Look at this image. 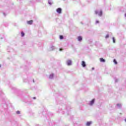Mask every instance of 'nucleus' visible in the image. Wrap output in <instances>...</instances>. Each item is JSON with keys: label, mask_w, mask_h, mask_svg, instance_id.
<instances>
[{"label": "nucleus", "mask_w": 126, "mask_h": 126, "mask_svg": "<svg viewBox=\"0 0 126 126\" xmlns=\"http://www.w3.org/2000/svg\"><path fill=\"white\" fill-rule=\"evenodd\" d=\"M57 12H58V13H59V14L62 13V8H57Z\"/></svg>", "instance_id": "obj_1"}, {"label": "nucleus", "mask_w": 126, "mask_h": 126, "mask_svg": "<svg viewBox=\"0 0 126 126\" xmlns=\"http://www.w3.org/2000/svg\"><path fill=\"white\" fill-rule=\"evenodd\" d=\"M117 106H120V104H117Z\"/></svg>", "instance_id": "obj_21"}, {"label": "nucleus", "mask_w": 126, "mask_h": 126, "mask_svg": "<svg viewBox=\"0 0 126 126\" xmlns=\"http://www.w3.org/2000/svg\"><path fill=\"white\" fill-rule=\"evenodd\" d=\"M33 99H36V97H33Z\"/></svg>", "instance_id": "obj_20"}, {"label": "nucleus", "mask_w": 126, "mask_h": 126, "mask_svg": "<svg viewBox=\"0 0 126 126\" xmlns=\"http://www.w3.org/2000/svg\"><path fill=\"white\" fill-rule=\"evenodd\" d=\"M0 66H1V65L0 64Z\"/></svg>", "instance_id": "obj_23"}, {"label": "nucleus", "mask_w": 126, "mask_h": 126, "mask_svg": "<svg viewBox=\"0 0 126 126\" xmlns=\"http://www.w3.org/2000/svg\"><path fill=\"white\" fill-rule=\"evenodd\" d=\"M63 49L61 48V49H60V51H63Z\"/></svg>", "instance_id": "obj_19"}, {"label": "nucleus", "mask_w": 126, "mask_h": 126, "mask_svg": "<svg viewBox=\"0 0 126 126\" xmlns=\"http://www.w3.org/2000/svg\"><path fill=\"white\" fill-rule=\"evenodd\" d=\"M27 23H28V24H29L30 25H31L33 23V20L28 21L27 22Z\"/></svg>", "instance_id": "obj_3"}, {"label": "nucleus", "mask_w": 126, "mask_h": 126, "mask_svg": "<svg viewBox=\"0 0 126 126\" xmlns=\"http://www.w3.org/2000/svg\"><path fill=\"white\" fill-rule=\"evenodd\" d=\"M125 16H126V14H125Z\"/></svg>", "instance_id": "obj_22"}, {"label": "nucleus", "mask_w": 126, "mask_h": 126, "mask_svg": "<svg viewBox=\"0 0 126 126\" xmlns=\"http://www.w3.org/2000/svg\"><path fill=\"white\" fill-rule=\"evenodd\" d=\"M95 23L97 24L99 23V21H96Z\"/></svg>", "instance_id": "obj_18"}, {"label": "nucleus", "mask_w": 126, "mask_h": 126, "mask_svg": "<svg viewBox=\"0 0 126 126\" xmlns=\"http://www.w3.org/2000/svg\"><path fill=\"white\" fill-rule=\"evenodd\" d=\"M103 14L102 11H100L98 15H99V16H102V14Z\"/></svg>", "instance_id": "obj_10"}, {"label": "nucleus", "mask_w": 126, "mask_h": 126, "mask_svg": "<svg viewBox=\"0 0 126 126\" xmlns=\"http://www.w3.org/2000/svg\"><path fill=\"white\" fill-rule=\"evenodd\" d=\"M105 38H106V39H107V38H109V34H107V35L105 36Z\"/></svg>", "instance_id": "obj_15"}, {"label": "nucleus", "mask_w": 126, "mask_h": 126, "mask_svg": "<svg viewBox=\"0 0 126 126\" xmlns=\"http://www.w3.org/2000/svg\"><path fill=\"white\" fill-rule=\"evenodd\" d=\"M112 40L113 41V43H116V40H115V37H113Z\"/></svg>", "instance_id": "obj_13"}, {"label": "nucleus", "mask_w": 126, "mask_h": 126, "mask_svg": "<svg viewBox=\"0 0 126 126\" xmlns=\"http://www.w3.org/2000/svg\"><path fill=\"white\" fill-rule=\"evenodd\" d=\"M67 64L68 65H71V60H68L67 61Z\"/></svg>", "instance_id": "obj_4"}, {"label": "nucleus", "mask_w": 126, "mask_h": 126, "mask_svg": "<svg viewBox=\"0 0 126 126\" xmlns=\"http://www.w3.org/2000/svg\"><path fill=\"white\" fill-rule=\"evenodd\" d=\"M78 41H82V37H81V36H78Z\"/></svg>", "instance_id": "obj_8"}, {"label": "nucleus", "mask_w": 126, "mask_h": 126, "mask_svg": "<svg viewBox=\"0 0 126 126\" xmlns=\"http://www.w3.org/2000/svg\"><path fill=\"white\" fill-rule=\"evenodd\" d=\"M99 61L101 63H105L106 62V60L103 58H100Z\"/></svg>", "instance_id": "obj_5"}, {"label": "nucleus", "mask_w": 126, "mask_h": 126, "mask_svg": "<svg viewBox=\"0 0 126 126\" xmlns=\"http://www.w3.org/2000/svg\"><path fill=\"white\" fill-rule=\"evenodd\" d=\"M21 34L22 37H24V35H25V34L24 33V32H21Z\"/></svg>", "instance_id": "obj_9"}, {"label": "nucleus", "mask_w": 126, "mask_h": 126, "mask_svg": "<svg viewBox=\"0 0 126 126\" xmlns=\"http://www.w3.org/2000/svg\"><path fill=\"white\" fill-rule=\"evenodd\" d=\"M16 113H17L18 115H19V114H20V111H18L16 112Z\"/></svg>", "instance_id": "obj_16"}, {"label": "nucleus", "mask_w": 126, "mask_h": 126, "mask_svg": "<svg viewBox=\"0 0 126 126\" xmlns=\"http://www.w3.org/2000/svg\"><path fill=\"white\" fill-rule=\"evenodd\" d=\"M60 39L61 40H63V35H60Z\"/></svg>", "instance_id": "obj_11"}, {"label": "nucleus", "mask_w": 126, "mask_h": 126, "mask_svg": "<svg viewBox=\"0 0 126 126\" xmlns=\"http://www.w3.org/2000/svg\"><path fill=\"white\" fill-rule=\"evenodd\" d=\"M95 14H98V11H95Z\"/></svg>", "instance_id": "obj_17"}, {"label": "nucleus", "mask_w": 126, "mask_h": 126, "mask_svg": "<svg viewBox=\"0 0 126 126\" xmlns=\"http://www.w3.org/2000/svg\"><path fill=\"white\" fill-rule=\"evenodd\" d=\"M48 3L49 4H50V5H51L52 4V2L51 1H48Z\"/></svg>", "instance_id": "obj_14"}, {"label": "nucleus", "mask_w": 126, "mask_h": 126, "mask_svg": "<svg viewBox=\"0 0 126 126\" xmlns=\"http://www.w3.org/2000/svg\"><path fill=\"white\" fill-rule=\"evenodd\" d=\"M113 62L114 63H115V64H117L118 63L117 62V60H116V59H114Z\"/></svg>", "instance_id": "obj_12"}, {"label": "nucleus", "mask_w": 126, "mask_h": 126, "mask_svg": "<svg viewBox=\"0 0 126 126\" xmlns=\"http://www.w3.org/2000/svg\"><path fill=\"white\" fill-rule=\"evenodd\" d=\"M91 124H92V122H88L87 123L86 126H90V125H91Z\"/></svg>", "instance_id": "obj_7"}, {"label": "nucleus", "mask_w": 126, "mask_h": 126, "mask_svg": "<svg viewBox=\"0 0 126 126\" xmlns=\"http://www.w3.org/2000/svg\"><path fill=\"white\" fill-rule=\"evenodd\" d=\"M95 101V99H93L91 102H90V105L91 106H92V105H93V104H94V102Z\"/></svg>", "instance_id": "obj_6"}, {"label": "nucleus", "mask_w": 126, "mask_h": 126, "mask_svg": "<svg viewBox=\"0 0 126 126\" xmlns=\"http://www.w3.org/2000/svg\"><path fill=\"white\" fill-rule=\"evenodd\" d=\"M81 64H82V66H83V67H85V66H86V64L85 63V62H84V61L82 62Z\"/></svg>", "instance_id": "obj_2"}]
</instances>
